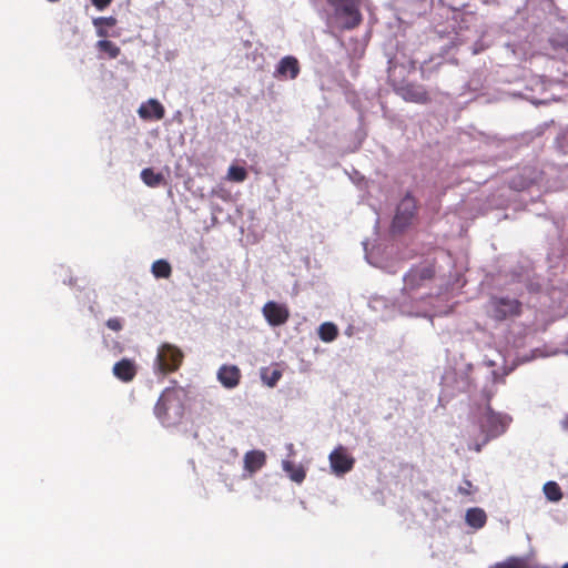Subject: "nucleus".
<instances>
[{
  "label": "nucleus",
  "instance_id": "obj_1",
  "mask_svg": "<svg viewBox=\"0 0 568 568\" xmlns=\"http://www.w3.org/2000/svg\"><path fill=\"white\" fill-rule=\"evenodd\" d=\"M183 389L175 387L165 388L154 406V415L164 426L178 424L184 414Z\"/></svg>",
  "mask_w": 568,
  "mask_h": 568
},
{
  "label": "nucleus",
  "instance_id": "obj_2",
  "mask_svg": "<svg viewBox=\"0 0 568 568\" xmlns=\"http://www.w3.org/2000/svg\"><path fill=\"white\" fill-rule=\"evenodd\" d=\"M326 2L333 8L334 17L341 21L342 29L353 30L363 22L362 0H326Z\"/></svg>",
  "mask_w": 568,
  "mask_h": 568
},
{
  "label": "nucleus",
  "instance_id": "obj_3",
  "mask_svg": "<svg viewBox=\"0 0 568 568\" xmlns=\"http://www.w3.org/2000/svg\"><path fill=\"white\" fill-rule=\"evenodd\" d=\"M184 359L183 352L175 345L163 343L156 353L154 369L163 376L176 372Z\"/></svg>",
  "mask_w": 568,
  "mask_h": 568
},
{
  "label": "nucleus",
  "instance_id": "obj_4",
  "mask_svg": "<svg viewBox=\"0 0 568 568\" xmlns=\"http://www.w3.org/2000/svg\"><path fill=\"white\" fill-rule=\"evenodd\" d=\"M488 306L490 317L499 322L521 313V303L516 298L494 296Z\"/></svg>",
  "mask_w": 568,
  "mask_h": 568
},
{
  "label": "nucleus",
  "instance_id": "obj_5",
  "mask_svg": "<svg viewBox=\"0 0 568 568\" xmlns=\"http://www.w3.org/2000/svg\"><path fill=\"white\" fill-rule=\"evenodd\" d=\"M509 422L510 418L506 415L495 413L488 405L480 420V427L488 438H494L506 430Z\"/></svg>",
  "mask_w": 568,
  "mask_h": 568
},
{
  "label": "nucleus",
  "instance_id": "obj_6",
  "mask_svg": "<svg viewBox=\"0 0 568 568\" xmlns=\"http://www.w3.org/2000/svg\"><path fill=\"white\" fill-rule=\"evenodd\" d=\"M416 209V200L409 194L405 195L397 205L396 214L392 224L393 230L400 232L409 226L415 216Z\"/></svg>",
  "mask_w": 568,
  "mask_h": 568
},
{
  "label": "nucleus",
  "instance_id": "obj_7",
  "mask_svg": "<svg viewBox=\"0 0 568 568\" xmlns=\"http://www.w3.org/2000/svg\"><path fill=\"white\" fill-rule=\"evenodd\" d=\"M395 93L406 102L427 104L430 95L423 84L405 82L394 88Z\"/></svg>",
  "mask_w": 568,
  "mask_h": 568
},
{
  "label": "nucleus",
  "instance_id": "obj_8",
  "mask_svg": "<svg viewBox=\"0 0 568 568\" xmlns=\"http://www.w3.org/2000/svg\"><path fill=\"white\" fill-rule=\"evenodd\" d=\"M328 458L332 470L337 475L351 471L355 464V459L347 454L346 448L343 446L336 447Z\"/></svg>",
  "mask_w": 568,
  "mask_h": 568
},
{
  "label": "nucleus",
  "instance_id": "obj_9",
  "mask_svg": "<svg viewBox=\"0 0 568 568\" xmlns=\"http://www.w3.org/2000/svg\"><path fill=\"white\" fill-rule=\"evenodd\" d=\"M262 311L267 323L272 326L283 325L290 317L288 308L285 305L272 301L267 302Z\"/></svg>",
  "mask_w": 568,
  "mask_h": 568
},
{
  "label": "nucleus",
  "instance_id": "obj_10",
  "mask_svg": "<svg viewBox=\"0 0 568 568\" xmlns=\"http://www.w3.org/2000/svg\"><path fill=\"white\" fill-rule=\"evenodd\" d=\"M298 60L293 55L282 58L276 65L274 77L277 79H295L300 73Z\"/></svg>",
  "mask_w": 568,
  "mask_h": 568
},
{
  "label": "nucleus",
  "instance_id": "obj_11",
  "mask_svg": "<svg viewBox=\"0 0 568 568\" xmlns=\"http://www.w3.org/2000/svg\"><path fill=\"white\" fill-rule=\"evenodd\" d=\"M216 376L225 388L232 389L240 384L242 374L236 365H222Z\"/></svg>",
  "mask_w": 568,
  "mask_h": 568
},
{
  "label": "nucleus",
  "instance_id": "obj_12",
  "mask_svg": "<svg viewBox=\"0 0 568 568\" xmlns=\"http://www.w3.org/2000/svg\"><path fill=\"white\" fill-rule=\"evenodd\" d=\"M113 375L123 383L132 382L138 373L133 359L122 358L112 368Z\"/></svg>",
  "mask_w": 568,
  "mask_h": 568
},
{
  "label": "nucleus",
  "instance_id": "obj_13",
  "mask_svg": "<svg viewBox=\"0 0 568 568\" xmlns=\"http://www.w3.org/2000/svg\"><path fill=\"white\" fill-rule=\"evenodd\" d=\"M138 113L144 120H162L165 115V110L158 100L150 99L139 108Z\"/></svg>",
  "mask_w": 568,
  "mask_h": 568
},
{
  "label": "nucleus",
  "instance_id": "obj_14",
  "mask_svg": "<svg viewBox=\"0 0 568 568\" xmlns=\"http://www.w3.org/2000/svg\"><path fill=\"white\" fill-rule=\"evenodd\" d=\"M266 463V455L262 450H250L244 455V469L250 474L260 470Z\"/></svg>",
  "mask_w": 568,
  "mask_h": 568
},
{
  "label": "nucleus",
  "instance_id": "obj_15",
  "mask_svg": "<svg viewBox=\"0 0 568 568\" xmlns=\"http://www.w3.org/2000/svg\"><path fill=\"white\" fill-rule=\"evenodd\" d=\"M487 520L486 513L480 508H470L466 513V523L476 529L485 526Z\"/></svg>",
  "mask_w": 568,
  "mask_h": 568
},
{
  "label": "nucleus",
  "instance_id": "obj_16",
  "mask_svg": "<svg viewBox=\"0 0 568 568\" xmlns=\"http://www.w3.org/2000/svg\"><path fill=\"white\" fill-rule=\"evenodd\" d=\"M282 466L293 481L301 484L305 479L306 473L303 466L295 465L291 460H283Z\"/></svg>",
  "mask_w": 568,
  "mask_h": 568
},
{
  "label": "nucleus",
  "instance_id": "obj_17",
  "mask_svg": "<svg viewBox=\"0 0 568 568\" xmlns=\"http://www.w3.org/2000/svg\"><path fill=\"white\" fill-rule=\"evenodd\" d=\"M141 179L150 187H156L164 182L163 174L154 172L151 168L142 170Z\"/></svg>",
  "mask_w": 568,
  "mask_h": 568
},
{
  "label": "nucleus",
  "instance_id": "obj_18",
  "mask_svg": "<svg viewBox=\"0 0 568 568\" xmlns=\"http://www.w3.org/2000/svg\"><path fill=\"white\" fill-rule=\"evenodd\" d=\"M318 335L323 342L329 343V342H333L337 337L338 328L335 324H333L331 322H326V323L321 324V326L318 328Z\"/></svg>",
  "mask_w": 568,
  "mask_h": 568
},
{
  "label": "nucleus",
  "instance_id": "obj_19",
  "mask_svg": "<svg viewBox=\"0 0 568 568\" xmlns=\"http://www.w3.org/2000/svg\"><path fill=\"white\" fill-rule=\"evenodd\" d=\"M152 274L156 278H169L172 274V267L165 260H158L152 264Z\"/></svg>",
  "mask_w": 568,
  "mask_h": 568
},
{
  "label": "nucleus",
  "instance_id": "obj_20",
  "mask_svg": "<svg viewBox=\"0 0 568 568\" xmlns=\"http://www.w3.org/2000/svg\"><path fill=\"white\" fill-rule=\"evenodd\" d=\"M97 48L101 52H105L110 59H115L120 55V48L110 40H100L97 42Z\"/></svg>",
  "mask_w": 568,
  "mask_h": 568
},
{
  "label": "nucleus",
  "instance_id": "obj_21",
  "mask_svg": "<svg viewBox=\"0 0 568 568\" xmlns=\"http://www.w3.org/2000/svg\"><path fill=\"white\" fill-rule=\"evenodd\" d=\"M544 493L551 501H558L562 498V493L559 485L555 481H548L544 485Z\"/></svg>",
  "mask_w": 568,
  "mask_h": 568
},
{
  "label": "nucleus",
  "instance_id": "obj_22",
  "mask_svg": "<svg viewBox=\"0 0 568 568\" xmlns=\"http://www.w3.org/2000/svg\"><path fill=\"white\" fill-rule=\"evenodd\" d=\"M247 178V172L244 168L231 165L227 170V179L232 182H243Z\"/></svg>",
  "mask_w": 568,
  "mask_h": 568
},
{
  "label": "nucleus",
  "instance_id": "obj_23",
  "mask_svg": "<svg viewBox=\"0 0 568 568\" xmlns=\"http://www.w3.org/2000/svg\"><path fill=\"white\" fill-rule=\"evenodd\" d=\"M94 26L99 27L100 24H105L108 27H114L116 24V19L113 17H100L94 19Z\"/></svg>",
  "mask_w": 568,
  "mask_h": 568
},
{
  "label": "nucleus",
  "instance_id": "obj_24",
  "mask_svg": "<svg viewBox=\"0 0 568 568\" xmlns=\"http://www.w3.org/2000/svg\"><path fill=\"white\" fill-rule=\"evenodd\" d=\"M106 326L114 332H119L122 329V322L118 317L109 318L106 321Z\"/></svg>",
  "mask_w": 568,
  "mask_h": 568
},
{
  "label": "nucleus",
  "instance_id": "obj_25",
  "mask_svg": "<svg viewBox=\"0 0 568 568\" xmlns=\"http://www.w3.org/2000/svg\"><path fill=\"white\" fill-rule=\"evenodd\" d=\"M91 1L94 4V7L99 10H103L112 2V0H91Z\"/></svg>",
  "mask_w": 568,
  "mask_h": 568
},
{
  "label": "nucleus",
  "instance_id": "obj_26",
  "mask_svg": "<svg viewBox=\"0 0 568 568\" xmlns=\"http://www.w3.org/2000/svg\"><path fill=\"white\" fill-rule=\"evenodd\" d=\"M433 274H434V271L432 267H425L420 271L419 273V277L423 278V280H426V278H432L433 277Z\"/></svg>",
  "mask_w": 568,
  "mask_h": 568
},
{
  "label": "nucleus",
  "instance_id": "obj_27",
  "mask_svg": "<svg viewBox=\"0 0 568 568\" xmlns=\"http://www.w3.org/2000/svg\"><path fill=\"white\" fill-rule=\"evenodd\" d=\"M280 377H281V373H280V372H277V371H274V372H273V375H272V378H271V381L268 382V385H270V386H274V385L276 384V382L280 379Z\"/></svg>",
  "mask_w": 568,
  "mask_h": 568
},
{
  "label": "nucleus",
  "instance_id": "obj_28",
  "mask_svg": "<svg viewBox=\"0 0 568 568\" xmlns=\"http://www.w3.org/2000/svg\"><path fill=\"white\" fill-rule=\"evenodd\" d=\"M466 486L467 487H460L459 490L462 494H465V495H469L470 494V488H471V483L469 480H466Z\"/></svg>",
  "mask_w": 568,
  "mask_h": 568
},
{
  "label": "nucleus",
  "instance_id": "obj_29",
  "mask_svg": "<svg viewBox=\"0 0 568 568\" xmlns=\"http://www.w3.org/2000/svg\"><path fill=\"white\" fill-rule=\"evenodd\" d=\"M555 47H556V48H557V47H560V48L565 49V50L568 52V38H567V39H565V40H562V41H560V42H557V43L555 44Z\"/></svg>",
  "mask_w": 568,
  "mask_h": 568
},
{
  "label": "nucleus",
  "instance_id": "obj_30",
  "mask_svg": "<svg viewBox=\"0 0 568 568\" xmlns=\"http://www.w3.org/2000/svg\"><path fill=\"white\" fill-rule=\"evenodd\" d=\"M97 33L101 38H105L108 36V32L104 29H101V28H98Z\"/></svg>",
  "mask_w": 568,
  "mask_h": 568
},
{
  "label": "nucleus",
  "instance_id": "obj_31",
  "mask_svg": "<svg viewBox=\"0 0 568 568\" xmlns=\"http://www.w3.org/2000/svg\"><path fill=\"white\" fill-rule=\"evenodd\" d=\"M564 424H565V427L568 428V416L566 417Z\"/></svg>",
  "mask_w": 568,
  "mask_h": 568
},
{
  "label": "nucleus",
  "instance_id": "obj_32",
  "mask_svg": "<svg viewBox=\"0 0 568 568\" xmlns=\"http://www.w3.org/2000/svg\"><path fill=\"white\" fill-rule=\"evenodd\" d=\"M422 78H423V79H426V78H427V77H426V74H425L424 69H422Z\"/></svg>",
  "mask_w": 568,
  "mask_h": 568
},
{
  "label": "nucleus",
  "instance_id": "obj_33",
  "mask_svg": "<svg viewBox=\"0 0 568 568\" xmlns=\"http://www.w3.org/2000/svg\"><path fill=\"white\" fill-rule=\"evenodd\" d=\"M288 449L291 450V453H293V444L288 445Z\"/></svg>",
  "mask_w": 568,
  "mask_h": 568
},
{
  "label": "nucleus",
  "instance_id": "obj_34",
  "mask_svg": "<svg viewBox=\"0 0 568 568\" xmlns=\"http://www.w3.org/2000/svg\"><path fill=\"white\" fill-rule=\"evenodd\" d=\"M561 568H568V564H565Z\"/></svg>",
  "mask_w": 568,
  "mask_h": 568
}]
</instances>
